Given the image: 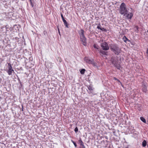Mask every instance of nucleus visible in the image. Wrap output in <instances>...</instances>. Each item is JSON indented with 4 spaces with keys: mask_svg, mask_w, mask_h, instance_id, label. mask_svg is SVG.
I'll return each instance as SVG.
<instances>
[{
    "mask_svg": "<svg viewBox=\"0 0 148 148\" xmlns=\"http://www.w3.org/2000/svg\"><path fill=\"white\" fill-rule=\"evenodd\" d=\"M119 13L121 15H123L125 16L126 14L128 12L127 9L126 8L125 3L123 2L121 4L119 9Z\"/></svg>",
    "mask_w": 148,
    "mask_h": 148,
    "instance_id": "f257e3e1",
    "label": "nucleus"
},
{
    "mask_svg": "<svg viewBox=\"0 0 148 148\" xmlns=\"http://www.w3.org/2000/svg\"><path fill=\"white\" fill-rule=\"evenodd\" d=\"M109 47L111 50L115 54L118 55L120 53L121 50L118 46L115 44H111Z\"/></svg>",
    "mask_w": 148,
    "mask_h": 148,
    "instance_id": "f03ea898",
    "label": "nucleus"
},
{
    "mask_svg": "<svg viewBox=\"0 0 148 148\" xmlns=\"http://www.w3.org/2000/svg\"><path fill=\"white\" fill-rule=\"evenodd\" d=\"M111 61L115 66L118 69H120V66L118 62L117 59L114 57H112L111 58Z\"/></svg>",
    "mask_w": 148,
    "mask_h": 148,
    "instance_id": "7ed1b4c3",
    "label": "nucleus"
},
{
    "mask_svg": "<svg viewBox=\"0 0 148 148\" xmlns=\"http://www.w3.org/2000/svg\"><path fill=\"white\" fill-rule=\"evenodd\" d=\"M101 47L104 50L107 51L109 49L108 44L106 42H103L101 44Z\"/></svg>",
    "mask_w": 148,
    "mask_h": 148,
    "instance_id": "20e7f679",
    "label": "nucleus"
},
{
    "mask_svg": "<svg viewBox=\"0 0 148 148\" xmlns=\"http://www.w3.org/2000/svg\"><path fill=\"white\" fill-rule=\"evenodd\" d=\"M84 60L88 63L89 64H92L94 66L95 65V64L93 60L92 59H90L88 57H85L84 59Z\"/></svg>",
    "mask_w": 148,
    "mask_h": 148,
    "instance_id": "39448f33",
    "label": "nucleus"
},
{
    "mask_svg": "<svg viewBox=\"0 0 148 148\" xmlns=\"http://www.w3.org/2000/svg\"><path fill=\"white\" fill-rule=\"evenodd\" d=\"M8 69L7 71L9 75H11L12 74V73L14 72V70L12 69V67L10 64H8Z\"/></svg>",
    "mask_w": 148,
    "mask_h": 148,
    "instance_id": "423d86ee",
    "label": "nucleus"
},
{
    "mask_svg": "<svg viewBox=\"0 0 148 148\" xmlns=\"http://www.w3.org/2000/svg\"><path fill=\"white\" fill-rule=\"evenodd\" d=\"M80 40L83 44L86 46V39L85 36L80 37Z\"/></svg>",
    "mask_w": 148,
    "mask_h": 148,
    "instance_id": "0eeeda50",
    "label": "nucleus"
},
{
    "mask_svg": "<svg viewBox=\"0 0 148 148\" xmlns=\"http://www.w3.org/2000/svg\"><path fill=\"white\" fill-rule=\"evenodd\" d=\"M133 16V14L132 12L127 13L125 16H126V18L128 19H132Z\"/></svg>",
    "mask_w": 148,
    "mask_h": 148,
    "instance_id": "6e6552de",
    "label": "nucleus"
},
{
    "mask_svg": "<svg viewBox=\"0 0 148 148\" xmlns=\"http://www.w3.org/2000/svg\"><path fill=\"white\" fill-rule=\"evenodd\" d=\"M79 34L80 35V37L82 36H84V31L82 29H81L79 32Z\"/></svg>",
    "mask_w": 148,
    "mask_h": 148,
    "instance_id": "1a4fd4ad",
    "label": "nucleus"
},
{
    "mask_svg": "<svg viewBox=\"0 0 148 148\" xmlns=\"http://www.w3.org/2000/svg\"><path fill=\"white\" fill-rule=\"evenodd\" d=\"M143 92H146L147 91L146 86L145 85H143Z\"/></svg>",
    "mask_w": 148,
    "mask_h": 148,
    "instance_id": "9d476101",
    "label": "nucleus"
},
{
    "mask_svg": "<svg viewBox=\"0 0 148 148\" xmlns=\"http://www.w3.org/2000/svg\"><path fill=\"white\" fill-rule=\"evenodd\" d=\"M62 21H63L64 23V25H65L66 27L68 28V23H67V22L66 21L65 19H64Z\"/></svg>",
    "mask_w": 148,
    "mask_h": 148,
    "instance_id": "9b49d317",
    "label": "nucleus"
},
{
    "mask_svg": "<svg viewBox=\"0 0 148 148\" xmlns=\"http://www.w3.org/2000/svg\"><path fill=\"white\" fill-rule=\"evenodd\" d=\"M79 142L80 143V145L81 146H83V145H84V144L82 140L81 139H79Z\"/></svg>",
    "mask_w": 148,
    "mask_h": 148,
    "instance_id": "f8f14e48",
    "label": "nucleus"
},
{
    "mask_svg": "<svg viewBox=\"0 0 148 148\" xmlns=\"http://www.w3.org/2000/svg\"><path fill=\"white\" fill-rule=\"evenodd\" d=\"M100 52L103 55H106L107 54V52L105 51H102L101 50H100Z\"/></svg>",
    "mask_w": 148,
    "mask_h": 148,
    "instance_id": "ddd939ff",
    "label": "nucleus"
},
{
    "mask_svg": "<svg viewBox=\"0 0 148 148\" xmlns=\"http://www.w3.org/2000/svg\"><path fill=\"white\" fill-rule=\"evenodd\" d=\"M146 145V142L145 140H144L142 143V145L143 147H145Z\"/></svg>",
    "mask_w": 148,
    "mask_h": 148,
    "instance_id": "4468645a",
    "label": "nucleus"
},
{
    "mask_svg": "<svg viewBox=\"0 0 148 148\" xmlns=\"http://www.w3.org/2000/svg\"><path fill=\"white\" fill-rule=\"evenodd\" d=\"M93 47L97 49H99V47L97 44H95L93 45Z\"/></svg>",
    "mask_w": 148,
    "mask_h": 148,
    "instance_id": "2eb2a0df",
    "label": "nucleus"
},
{
    "mask_svg": "<svg viewBox=\"0 0 148 148\" xmlns=\"http://www.w3.org/2000/svg\"><path fill=\"white\" fill-rule=\"evenodd\" d=\"M140 120L144 123H145L146 122V121L145 119L143 117H140Z\"/></svg>",
    "mask_w": 148,
    "mask_h": 148,
    "instance_id": "dca6fc26",
    "label": "nucleus"
},
{
    "mask_svg": "<svg viewBox=\"0 0 148 148\" xmlns=\"http://www.w3.org/2000/svg\"><path fill=\"white\" fill-rule=\"evenodd\" d=\"M97 29H100L101 30H103V29H104L103 28L102 29L100 27V25H99L97 26Z\"/></svg>",
    "mask_w": 148,
    "mask_h": 148,
    "instance_id": "f3484780",
    "label": "nucleus"
},
{
    "mask_svg": "<svg viewBox=\"0 0 148 148\" xmlns=\"http://www.w3.org/2000/svg\"><path fill=\"white\" fill-rule=\"evenodd\" d=\"M85 71V70L84 69H82L80 71V73L82 74H83L84 73V71Z\"/></svg>",
    "mask_w": 148,
    "mask_h": 148,
    "instance_id": "a211bd4d",
    "label": "nucleus"
},
{
    "mask_svg": "<svg viewBox=\"0 0 148 148\" xmlns=\"http://www.w3.org/2000/svg\"><path fill=\"white\" fill-rule=\"evenodd\" d=\"M88 89H89V90H93V88L91 86H89L88 87Z\"/></svg>",
    "mask_w": 148,
    "mask_h": 148,
    "instance_id": "6ab92c4d",
    "label": "nucleus"
},
{
    "mask_svg": "<svg viewBox=\"0 0 148 148\" xmlns=\"http://www.w3.org/2000/svg\"><path fill=\"white\" fill-rule=\"evenodd\" d=\"M78 130L77 127H76L75 128V129L74 131L76 133L78 131Z\"/></svg>",
    "mask_w": 148,
    "mask_h": 148,
    "instance_id": "aec40b11",
    "label": "nucleus"
},
{
    "mask_svg": "<svg viewBox=\"0 0 148 148\" xmlns=\"http://www.w3.org/2000/svg\"><path fill=\"white\" fill-rule=\"evenodd\" d=\"M61 18H62V20L65 19L64 18V17L63 15V14H61Z\"/></svg>",
    "mask_w": 148,
    "mask_h": 148,
    "instance_id": "412c9836",
    "label": "nucleus"
},
{
    "mask_svg": "<svg viewBox=\"0 0 148 148\" xmlns=\"http://www.w3.org/2000/svg\"><path fill=\"white\" fill-rule=\"evenodd\" d=\"M80 148H85V147L84 145L83 146H81L80 147Z\"/></svg>",
    "mask_w": 148,
    "mask_h": 148,
    "instance_id": "4be33fe9",
    "label": "nucleus"
},
{
    "mask_svg": "<svg viewBox=\"0 0 148 148\" xmlns=\"http://www.w3.org/2000/svg\"><path fill=\"white\" fill-rule=\"evenodd\" d=\"M75 146V147H76L77 146V145L76 144V143H74V144H73Z\"/></svg>",
    "mask_w": 148,
    "mask_h": 148,
    "instance_id": "5701e85b",
    "label": "nucleus"
},
{
    "mask_svg": "<svg viewBox=\"0 0 148 148\" xmlns=\"http://www.w3.org/2000/svg\"><path fill=\"white\" fill-rule=\"evenodd\" d=\"M71 141L72 142L73 144H74V143H75V142H74L73 140H71Z\"/></svg>",
    "mask_w": 148,
    "mask_h": 148,
    "instance_id": "b1692460",
    "label": "nucleus"
},
{
    "mask_svg": "<svg viewBox=\"0 0 148 148\" xmlns=\"http://www.w3.org/2000/svg\"><path fill=\"white\" fill-rule=\"evenodd\" d=\"M114 78L115 80H117L118 81L119 80L117 78H116L115 77H114Z\"/></svg>",
    "mask_w": 148,
    "mask_h": 148,
    "instance_id": "393cba45",
    "label": "nucleus"
},
{
    "mask_svg": "<svg viewBox=\"0 0 148 148\" xmlns=\"http://www.w3.org/2000/svg\"><path fill=\"white\" fill-rule=\"evenodd\" d=\"M130 8L131 10H132V8Z\"/></svg>",
    "mask_w": 148,
    "mask_h": 148,
    "instance_id": "a878e982",
    "label": "nucleus"
},
{
    "mask_svg": "<svg viewBox=\"0 0 148 148\" xmlns=\"http://www.w3.org/2000/svg\"><path fill=\"white\" fill-rule=\"evenodd\" d=\"M125 37L126 38V39H127H127L126 37L125 36Z\"/></svg>",
    "mask_w": 148,
    "mask_h": 148,
    "instance_id": "bb28decb",
    "label": "nucleus"
}]
</instances>
